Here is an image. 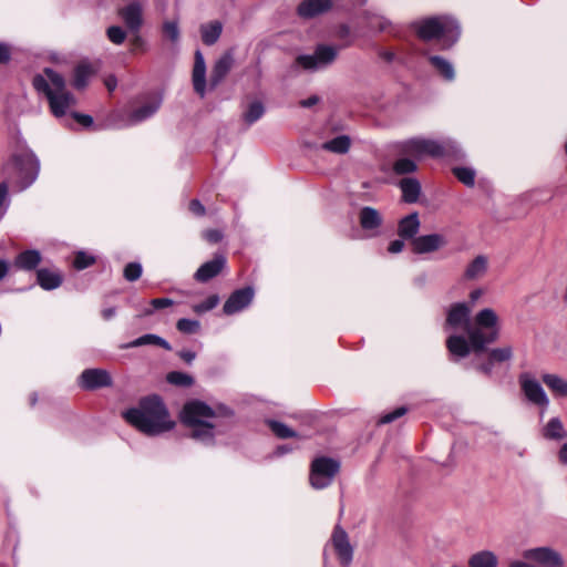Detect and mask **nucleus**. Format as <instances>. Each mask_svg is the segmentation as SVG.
Returning a JSON list of instances; mask_svg holds the SVG:
<instances>
[{"instance_id":"nucleus-1","label":"nucleus","mask_w":567,"mask_h":567,"mask_svg":"<svg viewBox=\"0 0 567 567\" xmlns=\"http://www.w3.org/2000/svg\"><path fill=\"white\" fill-rule=\"evenodd\" d=\"M445 330L452 331L446 339L449 352L465 358L480 353L499 338V318L492 308L480 310L471 320V307L465 302L451 305L446 313Z\"/></svg>"},{"instance_id":"nucleus-2","label":"nucleus","mask_w":567,"mask_h":567,"mask_svg":"<svg viewBox=\"0 0 567 567\" xmlns=\"http://www.w3.org/2000/svg\"><path fill=\"white\" fill-rule=\"evenodd\" d=\"M181 417L184 424L192 427L190 437L209 445L217 434L226 431L233 412L226 408L215 411L205 402L194 400L184 405Z\"/></svg>"},{"instance_id":"nucleus-3","label":"nucleus","mask_w":567,"mask_h":567,"mask_svg":"<svg viewBox=\"0 0 567 567\" xmlns=\"http://www.w3.org/2000/svg\"><path fill=\"white\" fill-rule=\"evenodd\" d=\"M123 417L136 430L150 436L168 432L175 426L165 403L156 394L142 398L136 408L123 412Z\"/></svg>"},{"instance_id":"nucleus-4","label":"nucleus","mask_w":567,"mask_h":567,"mask_svg":"<svg viewBox=\"0 0 567 567\" xmlns=\"http://www.w3.org/2000/svg\"><path fill=\"white\" fill-rule=\"evenodd\" d=\"M33 86L38 93L43 94L55 117H62L75 104V97L66 90L64 78L50 68L33 78Z\"/></svg>"},{"instance_id":"nucleus-5","label":"nucleus","mask_w":567,"mask_h":567,"mask_svg":"<svg viewBox=\"0 0 567 567\" xmlns=\"http://www.w3.org/2000/svg\"><path fill=\"white\" fill-rule=\"evenodd\" d=\"M234 65V56L230 51L224 53L213 65L209 81L206 80V63L203 53L197 50L194 55V66L192 72V83L194 91L200 97H204L209 90H215L227 76Z\"/></svg>"},{"instance_id":"nucleus-6","label":"nucleus","mask_w":567,"mask_h":567,"mask_svg":"<svg viewBox=\"0 0 567 567\" xmlns=\"http://www.w3.org/2000/svg\"><path fill=\"white\" fill-rule=\"evenodd\" d=\"M4 173L11 187L21 192L35 181L39 173V162L34 154L23 152L12 157V161L6 165Z\"/></svg>"},{"instance_id":"nucleus-7","label":"nucleus","mask_w":567,"mask_h":567,"mask_svg":"<svg viewBox=\"0 0 567 567\" xmlns=\"http://www.w3.org/2000/svg\"><path fill=\"white\" fill-rule=\"evenodd\" d=\"M416 31L423 40H440L443 49L451 48L461 34L457 21L451 17H433L422 20L417 23Z\"/></svg>"},{"instance_id":"nucleus-8","label":"nucleus","mask_w":567,"mask_h":567,"mask_svg":"<svg viewBox=\"0 0 567 567\" xmlns=\"http://www.w3.org/2000/svg\"><path fill=\"white\" fill-rule=\"evenodd\" d=\"M402 152L415 158H421L425 155L431 157L457 155L461 151L457 144L451 140L437 142L427 138H411L403 143Z\"/></svg>"},{"instance_id":"nucleus-9","label":"nucleus","mask_w":567,"mask_h":567,"mask_svg":"<svg viewBox=\"0 0 567 567\" xmlns=\"http://www.w3.org/2000/svg\"><path fill=\"white\" fill-rule=\"evenodd\" d=\"M329 553H333L337 556L340 565L343 567H348L352 561L353 547L350 544L347 532L340 525H337L333 528L330 540L324 545L323 567L328 566L327 560Z\"/></svg>"},{"instance_id":"nucleus-10","label":"nucleus","mask_w":567,"mask_h":567,"mask_svg":"<svg viewBox=\"0 0 567 567\" xmlns=\"http://www.w3.org/2000/svg\"><path fill=\"white\" fill-rule=\"evenodd\" d=\"M340 470V463L331 457L320 456L312 461L310 467V484L316 489L328 487Z\"/></svg>"},{"instance_id":"nucleus-11","label":"nucleus","mask_w":567,"mask_h":567,"mask_svg":"<svg viewBox=\"0 0 567 567\" xmlns=\"http://www.w3.org/2000/svg\"><path fill=\"white\" fill-rule=\"evenodd\" d=\"M522 557L542 567H564V558L559 551L548 546L525 549Z\"/></svg>"},{"instance_id":"nucleus-12","label":"nucleus","mask_w":567,"mask_h":567,"mask_svg":"<svg viewBox=\"0 0 567 567\" xmlns=\"http://www.w3.org/2000/svg\"><path fill=\"white\" fill-rule=\"evenodd\" d=\"M520 389L526 399L542 409H547L549 399L540 383L529 373H522L518 378Z\"/></svg>"},{"instance_id":"nucleus-13","label":"nucleus","mask_w":567,"mask_h":567,"mask_svg":"<svg viewBox=\"0 0 567 567\" xmlns=\"http://www.w3.org/2000/svg\"><path fill=\"white\" fill-rule=\"evenodd\" d=\"M337 56V49L331 45H319L313 54L310 55H300L297 59V62L300 66L306 70L315 71L319 69H323Z\"/></svg>"},{"instance_id":"nucleus-14","label":"nucleus","mask_w":567,"mask_h":567,"mask_svg":"<svg viewBox=\"0 0 567 567\" xmlns=\"http://www.w3.org/2000/svg\"><path fill=\"white\" fill-rule=\"evenodd\" d=\"M255 298V289L250 286L240 288L230 293L223 306V312L234 316L248 308Z\"/></svg>"},{"instance_id":"nucleus-15","label":"nucleus","mask_w":567,"mask_h":567,"mask_svg":"<svg viewBox=\"0 0 567 567\" xmlns=\"http://www.w3.org/2000/svg\"><path fill=\"white\" fill-rule=\"evenodd\" d=\"M81 389L92 391L112 385V377L104 369H85L79 377Z\"/></svg>"},{"instance_id":"nucleus-16","label":"nucleus","mask_w":567,"mask_h":567,"mask_svg":"<svg viewBox=\"0 0 567 567\" xmlns=\"http://www.w3.org/2000/svg\"><path fill=\"white\" fill-rule=\"evenodd\" d=\"M161 101L159 100H153L151 102L145 103L144 105L137 107L136 110L132 111L127 114V118L123 121V123H118L114 121L112 125L116 128H122L126 126H132L137 123H141L151 116H153L157 110L159 109Z\"/></svg>"},{"instance_id":"nucleus-17","label":"nucleus","mask_w":567,"mask_h":567,"mask_svg":"<svg viewBox=\"0 0 567 567\" xmlns=\"http://www.w3.org/2000/svg\"><path fill=\"white\" fill-rule=\"evenodd\" d=\"M359 223L367 237H377L380 235L383 218L375 208L365 206L359 213Z\"/></svg>"},{"instance_id":"nucleus-18","label":"nucleus","mask_w":567,"mask_h":567,"mask_svg":"<svg viewBox=\"0 0 567 567\" xmlns=\"http://www.w3.org/2000/svg\"><path fill=\"white\" fill-rule=\"evenodd\" d=\"M118 14L132 33L140 32L143 25V8L140 2L133 1L121 8Z\"/></svg>"},{"instance_id":"nucleus-19","label":"nucleus","mask_w":567,"mask_h":567,"mask_svg":"<svg viewBox=\"0 0 567 567\" xmlns=\"http://www.w3.org/2000/svg\"><path fill=\"white\" fill-rule=\"evenodd\" d=\"M411 245L414 254H429L445 246L446 239L440 234H429L413 238Z\"/></svg>"},{"instance_id":"nucleus-20","label":"nucleus","mask_w":567,"mask_h":567,"mask_svg":"<svg viewBox=\"0 0 567 567\" xmlns=\"http://www.w3.org/2000/svg\"><path fill=\"white\" fill-rule=\"evenodd\" d=\"M226 266L224 255H215L209 261L204 262L194 274V279L198 282H207L217 277Z\"/></svg>"},{"instance_id":"nucleus-21","label":"nucleus","mask_w":567,"mask_h":567,"mask_svg":"<svg viewBox=\"0 0 567 567\" xmlns=\"http://www.w3.org/2000/svg\"><path fill=\"white\" fill-rule=\"evenodd\" d=\"M420 219L417 213H412L403 217L398 225V235L402 239H411L416 237L420 230Z\"/></svg>"},{"instance_id":"nucleus-22","label":"nucleus","mask_w":567,"mask_h":567,"mask_svg":"<svg viewBox=\"0 0 567 567\" xmlns=\"http://www.w3.org/2000/svg\"><path fill=\"white\" fill-rule=\"evenodd\" d=\"M331 6V0H303L298 7V13L303 18H312L328 11Z\"/></svg>"},{"instance_id":"nucleus-23","label":"nucleus","mask_w":567,"mask_h":567,"mask_svg":"<svg viewBox=\"0 0 567 567\" xmlns=\"http://www.w3.org/2000/svg\"><path fill=\"white\" fill-rule=\"evenodd\" d=\"M162 39L172 47H177L181 41L179 19H165L161 24Z\"/></svg>"},{"instance_id":"nucleus-24","label":"nucleus","mask_w":567,"mask_h":567,"mask_svg":"<svg viewBox=\"0 0 567 567\" xmlns=\"http://www.w3.org/2000/svg\"><path fill=\"white\" fill-rule=\"evenodd\" d=\"M542 380L554 396L567 398V380L558 374L544 373Z\"/></svg>"},{"instance_id":"nucleus-25","label":"nucleus","mask_w":567,"mask_h":567,"mask_svg":"<svg viewBox=\"0 0 567 567\" xmlns=\"http://www.w3.org/2000/svg\"><path fill=\"white\" fill-rule=\"evenodd\" d=\"M41 254L35 249L20 252L14 259V266L22 270H33L41 262Z\"/></svg>"},{"instance_id":"nucleus-26","label":"nucleus","mask_w":567,"mask_h":567,"mask_svg":"<svg viewBox=\"0 0 567 567\" xmlns=\"http://www.w3.org/2000/svg\"><path fill=\"white\" fill-rule=\"evenodd\" d=\"M352 141L348 135H338L321 144L320 148L324 152L334 154H346L350 150Z\"/></svg>"},{"instance_id":"nucleus-27","label":"nucleus","mask_w":567,"mask_h":567,"mask_svg":"<svg viewBox=\"0 0 567 567\" xmlns=\"http://www.w3.org/2000/svg\"><path fill=\"white\" fill-rule=\"evenodd\" d=\"M37 280L44 290H53L61 286L62 276L56 271L42 268L37 271Z\"/></svg>"},{"instance_id":"nucleus-28","label":"nucleus","mask_w":567,"mask_h":567,"mask_svg":"<svg viewBox=\"0 0 567 567\" xmlns=\"http://www.w3.org/2000/svg\"><path fill=\"white\" fill-rule=\"evenodd\" d=\"M402 197L405 203H416L421 193V185L417 179L406 177L400 183Z\"/></svg>"},{"instance_id":"nucleus-29","label":"nucleus","mask_w":567,"mask_h":567,"mask_svg":"<svg viewBox=\"0 0 567 567\" xmlns=\"http://www.w3.org/2000/svg\"><path fill=\"white\" fill-rule=\"evenodd\" d=\"M223 24L219 21H212L200 25L202 41L206 45L215 44L220 38Z\"/></svg>"},{"instance_id":"nucleus-30","label":"nucleus","mask_w":567,"mask_h":567,"mask_svg":"<svg viewBox=\"0 0 567 567\" xmlns=\"http://www.w3.org/2000/svg\"><path fill=\"white\" fill-rule=\"evenodd\" d=\"M148 344L158 346L166 350H171V346L165 339H163L156 334H152V333L144 334V336L122 346V348L128 349V348H137V347L148 346Z\"/></svg>"},{"instance_id":"nucleus-31","label":"nucleus","mask_w":567,"mask_h":567,"mask_svg":"<svg viewBox=\"0 0 567 567\" xmlns=\"http://www.w3.org/2000/svg\"><path fill=\"white\" fill-rule=\"evenodd\" d=\"M497 563L496 555L489 550L478 551L468 559L470 567H496Z\"/></svg>"},{"instance_id":"nucleus-32","label":"nucleus","mask_w":567,"mask_h":567,"mask_svg":"<svg viewBox=\"0 0 567 567\" xmlns=\"http://www.w3.org/2000/svg\"><path fill=\"white\" fill-rule=\"evenodd\" d=\"M430 63L432 66L447 81H453L455 78V71L453 64L446 59L432 55L430 56Z\"/></svg>"},{"instance_id":"nucleus-33","label":"nucleus","mask_w":567,"mask_h":567,"mask_svg":"<svg viewBox=\"0 0 567 567\" xmlns=\"http://www.w3.org/2000/svg\"><path fill=\"white\" fill-rule=\"evenodd\" d=\"M487 270V258L485 256H477L465 269L464 277L468 280H474L482 277Z\"/></svg>"},{"instance_id":"nucleus-34","label":"nucleus","mask_w":567,"mask_h":567,"mask_svg":"<svg viewBox=\"0 0 567 567\" xmlns=\"http://www.w3.org/2000/svg\"><path fill=\"white\" fill-rule=\"evenodd\" d=\"M93 73L94 70L89 63H80L74 69L73 86L78 90L85 87Z\"/></svg>"},{"instance_id":"nucleus-35","label":"nucleus","mask_w":567,"mask_h":567,"mask_svg":"<svg viewBox=\"0 0 567 567\" xmlns=\"http://www.w3.org/2000/svg\"><path fill=\"white\" fill-rule=\"evenodd\" d=\"M265 113L264 104L260 101H252L243 112V120L247 125L256 123Z\"/></svg>"},{"instance_id":"nucleus-36","label":"nucleus","mask_w":567,"mask_h":567,"mask_svg":"<svg viewBox=\"0 0 567 567\" xmlns=\"http://www.w3.org/2000/svg\"><path fill=\"white\" fill-rule=\"evenodd\" d=\"M544 436L551 440H560L567 436L563 423L558 417L549 420L544 429Z\"/></svg>"},{"instance_id":"nucleus-37","label":"nucleus","mask_w":567,"mask_h":567,"mask_svg":"<svg viewBox=\"0 0 567 567\" xmlns=\"http://www.w3.org/2000/svg\"><path fill=\"white\" fill-rule=\"evenodd\" d=\"M417 168L416 163L408 157L399 158L393 164V172L396 175H406L415 172Z\"/></svg>"},{"instance_id":"nucleus-38","label":"nucleus","mask_w":567,"mask_h":567,"mask_svg":"<svg viewBox=\"0 0 567 567\" xmlns=\"http://www.w3.org/2000/svg\"><path fill=\"white\" fill-rule=\"evenodd\" d=\"M488 357L495 363L509 361L513 358V348L511 346L494 348L488 351Z\"/></svg>"},{"instance_id":"nucleus-39","label":"nucleus","mask_w":567,"mask_h":567,"mask_svg":"<svg viewBox=\"0 0 567 567\" xmlns=\"http://www.w3.org/2000/svg\"><path fill=\"white\" fill-rule=\"evenodd\" d=\"M166 380L171 384L185 388L190 386L194 383V379L189 374L179 371L169 372Z\"/></svg>"},{"instance_id":"nucleus-40","label":"nucleus","mask_w":567,"mask_h":567,"mask_svg":"<svg viewBox=\"0 0 567 567\" xmlns=\"http://www.w3.org/2000/svg\"><path fill=\"white\" fill-rule=\"evenodd\" d=\"M453 173L456 178L466 186H473L475 182V171L470 167H454Z\"/></svg>"},{"instance_id":"nucleus-41","label":"nucleus","mask_w":567,"mask_h":567,"mask_svg":"<svg viewBox=\"0 0 567 567\" xmlns=\"http://www.w3.org/2000/svg\"><path fill=\"white\" fill-rule=\"evenodd\" d=\"M176 328L182 333L193 334L199 331L200 323L197 320L182 318L177 321Z\"/></svg>"},{"instance_id":"nucleus-42","label":"nucleus","mask_w":567,"mask_h":567,"mask_svg":"<svg viewBox=\"0 0 567 567\" xmlns=\"http://www.w3.org/2000/svg\"><path fill=\"white\" fill-rule=\"evenodd\" d=\"M218 303H219L218 295H212L207 299H205L203 302L194 305L193 311L196 313H199V315L205 313V312H208V311L213 310L214 308H216Z\"/></svg>"},{"instance_id":"nucleus-43","label":"nucleus","mask_w":567,"mask_h":567,"mask_svg":"<svg viewBox=\"0 0 567 567\" xmlns=\"http://www.w3.org/2000/svg\"><path fill=\"white\" fill-rule=\"evenodd\" d=\"M106 35L107 39L116 45L122 44L126 39L125 30L118 25L109 27L106 29Z\"/></svg>"},{"instance_id":"nucleus-44","label":"nucleus","mask_w":567,"mask_h":567,"mask_svg":"<svg viewBox=\"0 0 567 567\" xmlns=\"http://www.w3.org/2000/svg\"><path fill=\"white\" fill-rule=\"evenodd\" d=\"M143 272L142 265L140 262H130L125 266L123 276L127 281H136L141 278Z\"/></svg>"},{"instance_id":"nucleus-45","label":"nucleus","mask_w":567,"mask_h":567,"mask_svg":"<svg viewBox=\"0 0 567 567\" xmlns=\"http://www.w3.org/2000/svg\"><path fill=\"white\" fill-rule=\"evenodd\" d=\"M130 51L133 54L138 52L144 53L147 51V43L145 39L140 34V32L133 33V35L130 39Z\"/></svg>"},{"instance_id":"nucleus-46","label":"nucleus","mask_w":567,"mask_h":567,"mask_svg":"<svg viewBox=\"0 0 567 567\" xmlns=\"http://www.w3.org/2000/svg\"><path fill=\"white\" fill-rule=\"evenodd\" d=\"M94 261L95 259L93 256H90L84 251H80L74 257L73 266L74 268L82 270L93 265Z\"/></svg>"},{"instance_id":"nucleus-47","label":"nucleus","mask_w":567,"mask_h":567,"mask_svg":"<svg viewBox=\"0 0 567 567\" xmlns=\"http://www.w3.org/2000/svg\"><path fill=\"white\" fill-rule=\"evenodd\" d=\"M406 413V409L404 406H400L394 409L392 412L383 414L379 421L378 424H388L393 422L394 420L403 416Z\"/></svg>"},{"instance_id":"nucleus-48","label":"nucleus","mask_w":567,"mask_h":567,"mask_svg":"<svg viewBox=\"0 0 567 567\" xmlns=\"http://www.w3.org/2000/svg\"><path fill=\"white\" fill-rule=\"evenodd\" d=\"M309 435L306 433H298L286 425V441L296 439L297 440V446L300 442L305 441ZM292 450V447L289 445L288 442H286V453Z\"/></svg>"},{"instance_id":"nucleus-49","label":"nucleus","mask_w":567,"mask_h":567,"mask_svg":"<svg viewBox=\"0 0 567 567\" xmlns=\"http://www.w3.org/2000/svg\"><path fill=\"white\" fill-rule=\"evenodd\" d=\"M368 24L373 30L386 31L388 27L390 25V22L383 17L373 16L369 19Z\"/></svg>"},{"instance_id":"nucleus-50","label":"nucleus","mask_w":567,"mask_h":567,"mask_svg":"<svg viewBox=\"0 0 567 567\" xmlns=\"http://www.w3.org/2000/svg\"><path fill=\"white\" fill-rule=\"evenodd\" d=\"M203 237L210 244H217L223 239V234L217 229H207L204 231Z\"/></svg>"},{"instance_id":"nucleus-51","label":"nucleus","mask_w":567,"mask_h":567,"mask_svg":"<svg viewBox=\"0 0 567 567\" xmlns=\"http://www.w3.org/2000/svg\"><path fill=\"white\" fill-rule=\"evenodd\" d=\"M494 364H495V362L492 361L491 358L488 357L486 361L477 362L476 369H477V371L482 372L485 375H491L493 372Z\"/></svg>"},{"instance_id":"nucleus-52","label":"nucleus","mask_w":567,"mask_h":567,"mask_svg":"<svg viewBox=\"0 0 567 567\" xmlns=\"http://www.w3.org/2000/svg\"><path fill=\"white\" fill-rule=\"evenodd\" d=\"M73 118L84 127H90L93 124V117L91 115L73 113Z\"/></svg>"},{"instance_id":"nucleus-53","label":"nucleus","mask_w":567,"mask_h":567,"mask_svg":"<svg viewBox=\"0 0 567 567\" xmlns=\"http://www.w3.org/2000/svg\"><path fill=\"white\" fill-rule=\"evenodd\" d=\"M174 305V301L168 298H156L151 300V306L153 309H163L166 307H171Z\"/></svg>"},{"instance_id":"nucleus-54","label":"nucleus","mask_w":567,"mask_h":567,"mask_svg":"<svg viewBox=\"0 0 567 567\" xmlns=\"http://www.w3.org/2000/svg\"><path fill=\"white\" fill-rule=\"evenodd\" d=\"M189 210L196 216H204L206 213L204 205L198 199L190 200Z\"/></svg>"},{"instance_id":"nucleus-55","label":"nucleus","mask_w":567,"mask_h":567,"mask_svg":"<svg viewBox=\"0 0 567 567\" xmlns=\"http://www.w3.org/2000/svg\"><path fill=\"white\" fill-rule=\"evenodd\" d=\"M404 248V243H403V239H395L393 241L390 243L389 247H388V251L390 254H399L403 250Z\"/></svg>"},{"instance_id":"nucleus-56","label":"nucleus","mask_w":567,"mask_h":567,"mask_svg":"<svg viewBox=\"0 0 567 567\" xmlns=\"http://www.w3.org/2000/svg\"><path fill=\"white\" fill-rule=\"evenodd\" d=\"M269 426L276 434V436H278L279 439L284 437V423L278 421H269Z\"/></svg>"},{"instance_id":"nucleus-57","label":"nucleus","mask_w":567,"mask_h":567,"mask_svg":"<svg viewBox=\"0 0 567 567\" xmlns=\"http://www.w3.org/2000/svg\"><path fill=\"white\" fill-rule=\"evenodd\" d=\"M9 184L10 182H8V179L0 184V208L7 200Z\"/></svg>"},{"instance_id":"nucleus-58","label":"nucleus","mask_w":567,"mask_h":567,"mask_svg":"<svg viewBox=\"0 0 567 567\" xmlns=\"http://www.w3.org/2000/svg\"><path fill=\"white\" fill-rule=\"evenodd\" d=\"M10 52L9 48L6 44L0 43V63H4L9 61Z\"/></svg>"},{"instance_id":"nucleus-59","label":"nucleus","mask_w":567,"mask_h":567,"mask_svg":"<svg viewBox=\"0 0 567 567\" xmlns=\"http://www.w3.org/2000/svg\"><path fill=\"white\" fill-rule=\"evenodd\" d=\"M484 295V290L478 288L474 289L470 292V302L475 305V302Z\"/></svg>"},{"instance_id":"nucleus-60","label":"nucleus","mask_w":567,"mask_h":567,"mask_svg":"<svg viewBox=\"0 0 567 567\" xmlns=\"http://www.w3.org/2000/svg\"><path fill=\"white\" fill-rule=\"evenodd\" d=\"M318 101H319L318 96L312 95L306 100L300 101L299 104L302 107H311L312 105L317 104Z\"/></svg>"},{"instance_id":"nucleus-61","label":"nucleus","mask_w":567,"mask_h":567,"mask_svg":"<svg viewBox=\"0 0 567 567\" xmlns=\"http://www.w3.org/2000/svg\"><path fill=\"white\" fill-rule=\"evenodd\" d=\"M101 315L104 320H111L116 315V308L111 307L103 309Z\"/></svg>"},{"instance_id":"nucleus-62","label":"nucleus","mask_w":567,"mask_h":567,"mask_svg":"<svg viewBox=\"0 0 567 567\" xmlns=\"http://www.w3.org/2000/svg\"><path fill=\"white\" fill-rule=\"evenodd\" d=\"M179 357L187 363H190L195 359V353L188 350L179 352Z\"/></svg>"},{"instance_id":"nucleus-63","label":"nucleus","mask_w":567,"mask_h":567,"mask_svg":"<svg viewBox=\"0 0 567 567\" xmlns=\"http://www.w3.org/2000/svg\"><path fill=\"white\" fill-rule=\"evenodd\" d=\"M117 84V80L114 75H110L105 80V85L110 92L114 91Z\"/></svg>"},{"instance_id":"nucleus-64","label":"nucleus","mask_w":567,"mask_h":567,"mask_svg":"<svg viewBox=\"0 0 567 567\" xmlns=\"http://www.w3.org/2000/svg\"><path fill=\"white\" fill-rule=\"evenodd\" d=\"M558 458L563 464H567V442L560 447Z\"/></svg>"}]
</instances>
